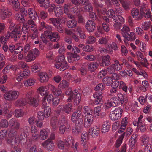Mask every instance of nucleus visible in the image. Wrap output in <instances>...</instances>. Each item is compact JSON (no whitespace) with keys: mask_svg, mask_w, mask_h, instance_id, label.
Wrapping results in <instances>:
<instances>
[{"mask_svg":"<svg viewBox=\"0 0 152 152\" xmlns=\"http://www.w3.org/2000/svg\"><path fill=\"white\" fill-rule=\"evenodd\" d=\"M41 39L44 43L48 42L47 39H48L52 42L58 41L60 39L59 34L57 32L46 31L44 34H42L41 36Z\"/></svg>","mask_w":152,"mask_h":152,"instance_id":"f257e3e1","label":"nucleus"},{"mask_svg":"<svg viewBox=\"0 0 152 152\" xmlns=\"http://www.w3.org/2000/svg\"><path fill=\"white\" fill-rule=\"evenodd\" d=\"M55 64V67L57 69H60L61 71H63L68 69L69 67L68 64L65 60V57L63 55H60L58 56Z\"/></svg>","mask_w":152,"mask_h":152,"instance_id":"f03ea898","label":"nucleus"},{"mask_svg":"<svg viewBox=\"0 0 152 152\" xmlns=\"http://www.w3.org/2000/svg\"><path fill=\"white\" fill-rule=\"evenodd\" d=\"M39 54V51L37 49L30 50L28 52L27 55L25 57L26 61L27 62L32 61L35 60Z\"/></svg>","mask_w":152,"mask_h":152,"instance_id":"7ed1b4c3","label":"nucleus"},{"mask_svg":"<svg viewBox=\"0 0 152 152\" xmlns=\"http://www.w3.org/2000/svg\"><path fill=\"white\" fill-rule=\"evenodd\" d=\"M19 92L17 90H11L5 93L4 95L5 99L9 101L16 99L19 97Z\"/></svg>","mask_w":152,"mask_h":152,"instance_id":"20e7f679","label":"nucleus"},{"mask_svg":"<svg viewBox=\"0 0 152 152\" xmlns=\"http://www.w3.org/2000/svg\"><path fill=\"white\" fill-rule=\"evenodd\" d=\"M123 110L121 108L117 107L112 111L110 115L111 119L112 120H116L120 119L121 117Z\"/></svg>","mask_w":152,"mask_h":152,"instance_id":"39448f33","label":"nucleus"},{"mask_svg":"<svg viewBox=\"0 0 152 152\" xmlns=\"http://www.w3.org/2000/svg\"><path fill=\"white\" fill-rule=\"evenodd\" d=\"M82 110V107L79 106L77 110L73 113L71 117V120L73 122H76L77 119L81 118V116L83 117Z\"/></svg>","mask_w":152,"mask_h":152,"instance_id":"423d86ee","label":"nucleus"},{"mask_svg":"<svg viewBox=\"0 0 152 152\" xmlns=\"http://www.w3.org/2000/svg\"><path fill=\"white\" fill-rule=\"evenodd\" d=\"M48 88L51 91L53 94L55 96H60L61 99L64 97V94L62 93V91L60 89L56 88L54 86L51 84L48 85Z\"/></svg>","mask_w":152,"mask_h":152,"instance_id":"0eeeda50","label":"nucleus"},{"mask_svg":"<svg viewBox=\"0 0 152 152\" xmlns=\"http://www.w3.org/2000/svg\"><path fill=\"white\" fill-rule=\"evenodd\" d=\"M15 26V24L14 23H11L10 27V30H12V31H15V34L17 35L18 34H19V38L21 34L20 33V31H23V29L25 28L24 27H25V26L23 27V26L21 25L20 24H18L16 25L15 27L14 28V26Z\"/></svg>","mask_w":152,"mask_h":152,"instance_id":"6e6552de","label":"nucleus"},{"mask_svg":"<svg viewBox=\"0 0 152 152\" xmlns=\"http://www.w3.org/2000/svg\"><path fill=\"white\" fill-rule=\"evenodd\" d=\"M12 15L10 10L7 8L0 9V18L4 20Z\"/></svg>","mask_w":152,"mask_h":152,"instance_id":"1a4fd4ad","label":"nucleus"},{"mask_svg":"<svg viewBox=\"0 0 152 152\" xmlns=\"http://www.w3.org/2000/svg\"><path fill=\"white\" fill-rule=\"evenodd\" d=\"M24 27L27 30L29 29V31L38 30L37 25L33 20L31 19L28 20L26 23V27Z\"/></svg>","mask_w":152,"mask_h":152,"instance_id":"9d476101","label":"nucleus"},{"mask_svg":"<svg viewBox=\"0 0 152 152\" xmlns=\"http://www.w3.org/2000/svg\"><path fill=\"white\" fill-rule=\"evenodd\" d=\"M15 31H12L10 33L8 32V33L5 36V37L4 36H1V38L3 39V43H5L6 42L7 40L10 37L11 38H13L15 40H18L19 38V34L16 35L15 34Z\"/></svg>","mask_w":152,"mask_h":152,"instance_id":"9b49d317","label":"nucleus"},{"mask_svg":"<svg viewBox=\"0 0 152 152\" xmlns=\"http://www.w3.org/2000/svg\"><path fill=\"white\" fill-rule=\"evenodd\" d=\"M30 74V71L28 68L24 69L23 72H18L17 75L16 79L18 82L20 81L24 77L29 76Z\"/></svg>","mask_w":152,"mask_h":152,"instance_id":"f8f14e48","label":"nucleus"},{"mask_svg":"<svg viewBox=\"0 0 152 152\" xmlns=\"http://www.w3.org/2000/svg\"><path fill=\"white\" fill-rule=\"evenodd\" d=\"M131 14L133 18L137 21H139L142 19L141 13L139 12V10L137 8H134L132 9Z\"/></svg>","mask_w":152,"mask_h":152,"instance_id":"ddd939ff","label":"nucleus"},{"mask_svg":"<svg viewBox=\"0 0 152 152\" xmlns=\"http://www.w3.org/2000/svg\"><path fill=\"white\" fill-rule=\"evenodd\" d=\"M124 41L125 44L126 45V46H128L129 43L128 41H134L136 39V34L134 33L131 32L129 34V33L126 35V37H124Z\"/></svg>","mask_w":152,"mask_h":152,"instance_id":"4468645a","label":"nucleus"},{"mask_svg":"<svg viewBox=\"0 0 152 152\" xmlns=\"http://www.w3.org/2000/svg\"><path fill=\"white\" fill-rule=\"evenodd\" d=\"M67 55V58L69 62L76 61L80 59L79 55L77 54H74L71 52H68L66 53Z\"/></svg>","mask_w":152,"mask_h":152,"instance_id":"2eb2a0df","label":"nucleus"},{"mask_svg":"<svg viewBox=\"0 0 152 152\" xmlns=\"http://www.w3.org/2000/svg\"><path fill=\"white\" fill-rule=\"evenodd\" d=\"M72 107V104L71 103H67L64 105H60L58 106V108L61 110L65 112L67 114H69L71 112Z\"/></svg>","mask_w":152,"mask_h":152,"instance_id":"dca6fc26","label":"nucleus"},{"mask_svg":"<svg viewBox=\"0 0 152 152\" xmlns=\"http://www.w3.org/2000/svg\"><path fill=\"white\" fill-rule=\"evenodd\" d=\"M10 126L11 129H13L15 130H18L20 128V124L15 118L11 119L9 121Z\"/></svg>","mask_w":152,"mask_h":152,"instance_id":"f3484780","label":"nucleus"},{"mask_svg":"<svg viewBox=\"0 0 152 152\" xmlns=\"http://www.w3.org/2000/svg\"><path fill=\"white\" fill-rule=\"evenodd\" d=\"M77 90H74L72 92V96L73 98V102L76 105H78L80 102L81 94L80 93H77Z\"/></svg>","mask_w":152,"mask_h":152,"instance_id":"a211bd4d","label":"nucleus"},{"mask_svg":"<svg viewBox=\"0 0 152 152\" xmlns=\"http://www.w3.org/2000/svg\"><path fill=\"white\" fill-rule=\"evenodd\" d=\"M86 27L88 32H92L95 29V23L92 20H88L86 23Z\"/></svg>","mask_w":152,"mask_h":152,"instance_id":"6ab92c4d","label":"nucleus"},{"mask_svg":"<svg viewBox=\"0 0 152 152\" xmlns=\"http://www.w3.org/2000/svg\"><path fill=\"white\" fill-rule=\"evenodd\" d=\"M120 103L119 100L116 97H113L110 102H107V106L108 107H115Z\"/></svg>","mask_w":152,"mask_h":152,"instance_id":"aec40b11","label":"nucleus"},{"mask_svg":"<svg viewBox=\"0 0 152 152\" xmlns=\"http://www.w3.org/2000/svg\"><path fill=\"white\" fill-rule=\"evenodd\" d=\"M102 91H96L93 94V97L95 99V103L96 104H98L101 102V100L102 97Z\"/></svg>","mask_w":152,"mask_h":152,"instance_id":"412c9836","label":"nucleus"},{"mask_svg":"<svg viewBox=\"0 0 152 152\" xmlns=\"http://www.w3.org/2000/svg\"><path fill=\"white\" fill-rule=\"evenodd\" d=\"M38 76L39 77V80L41 83H46L48 80L49 77L45 72H40L38 74Z\"/></svg>","mask_w":152,"mask_h":152,"instance_id":"4be33fe9","label":"nucleus"},{"mask_svg":"<svg viewBox=\"0 0 152 152\" xmlns=\"http://www.w3.org/2000/svg\"><path fill=\"white\" fill-rule=\"evenodd\" d=\"M99 132V129L98 127L94 126L90 129L88 134L91 135L92 137H95L97 136Z\"/></svg>","mask_w":152,"mask_h":152,"instance_id":"5701e85b","label":"nucleus"},{"mask_svg":"<svg viewBox=\"0 0 152 152\" xmlns=\"http://www.w3.org/2000/svg\"><path fill=\"white\" fill-rule=\"evenodd\" d=\"M39 95H36L34 97H32L31 99L28 100V103L31 105L33 106H38L39 102Z\"/></svg>","mask_w":152,"mask_h":152,"instance_id":"b1692460","label":"nucleus"},{"mask_svg":"<svg viewBox=\"0 0 152 152\" xmlns=\"http://www.w3.org/2000/svg\"><path fill=\"white\" fill-rule=\"evenodd\" d=\"M137 136L136 134H133L129 140V145L131 149L134 148L135 146L137 140Z\"/></svg>","mask_w":152,"mask_h":152,"instance_id":"393cba45","label":"nucleus"},{"mask_svg":"<svg viewBox=\"0 0 152 152\" xmlns=\"http://www.w3.org/2000/svg\"><path fill=\"white\" fill-rule=\"evenodd\" d=\"M49 131L46 129H42L40 132L39 138L40 139L44 140L48 137Z\"/></svg>","mask_w":152,"mask_h":152,"instance_id":"a878e982","label":"nucleus"},{"mask_svg":"<svg viewBox=\"0 0 152 152\" xmlns=\"http://www.w3.org/2000/svg\"><path fill=\"white\" fill-rule=\"evenodd\" d=\"M110 123L108 120H106L103 123L102 129V133L107 132L109 130Z\"/></svg>","mask_w":152,"mask_h":152,"instance_id":"bb28decb","label":"nucleus"},{"mask_svg":"<svg viewBox=\"0 0 152 152\" xmlns=\"http://www.w3.org/2000/svg\"><path fill=\"white\" fill-rule=\"evenodd\" d=\"M58 148L61 149H63L64 148L66 149V147L69 145L68 142L66 141H62L61 140H58L57 143Z\"/></svg>","mask_w":152,"mask_h":152,"instance_id":"cd10ccee","label":"nucleus"},{"mask_svg":"<svg viewBox=\"0 0 152 152\" xmlns=\"http://www.w3.org/2000/svg\"><path fill=\"white\" fill-rule=\"evenodd\" d=\"M48 88H49L48 86H41L38 88L37 92L42 96H45L48 94Z\"/></svg>","mask_w":152,"mask_h":152,"instance_id":"c85d7f7f","label":"nucleus"},{"mask_svg":"<svg viewBox=\"0 0 152 152\" xmlns=\"http://www.w3.org/2000/svg\"><path fill=\"white\" fill-rule=\"evenodd\" d=\"M110 57L108 55L103 56L102 58V66H104L110 65L111 64L110 62Z\"/></svg>","mask_w":152,"mask_h":152,"instance_id":"c756f323","label":"nucleus"},{"mask_svg":"<svg viewBox=\"0 0 152 152\" xmlns=\"http://www.w3.org/2000/svg\"><path fill=\"white\" fill-rule=\"evenodd\" d=\"M99 66L98 64L95 62L90 63L88 66V69L91 72H93L95 71Z\"/></svg>","mask_w":152,"mask_h":152,"instance_id":"7c9ffc66","label":"nucleus"},{"mask_svg":"<svg viewBox=\"0 0 152 152\" xmlns=\"http://www.w3.org/2000/svg\"><path fill=\"white\" fill-rule=\"evenodd\" d=\"M58 124L61 126H65L67 127H70V125L68 121L67 118L65 116H63L59 120Z\"/></svg>","mask_w":152,"mask_h":152,"instance_id":"2f4dec72","label":"nucleus"},{"mask_svg":"<svg viewBox=\"0 0 152 152\" xmlns=\"http://www.w3.org/2000/svg\"><path fill=\"white\" fill-rule=\"evenodd\" d=\"M67 48L69 50L72 52L71 53L77 54L80 53V49L76 46L72 47L71 45H67Z\"/></svg>","mask_w":152,"mask_h":152,"instance_id":"473e14b6","label":"nucleus"},{"mask_svg":"<svg viewBox=\"0 0 152 152\" xmlns=\"http://www.w3.org/2000/svg\"><path fill=\"white\" fill-rule=\"evenodd\" d=\"M12 4L14 5L13 9L16 11H18L20 9V4L18 0H11V2L9 1L8 4Z\"/></svg>","mask_w":152,"mask_h":152,"instance_id":"72a5a7b5","label":"nucleus"},{"mask_svg":"<svg viewBox=\"0 0 152 152\" xmlns=\"http://www.w3.org/2000/svg\"><path fill=\"white\" fill-rule=\"evenodd\" d=\"M29 17L32 20H35L38 17L37 12L32 8H29L28 10Z\"/></svg>","mask_w":152,"mask_h":152,"instance_id":"f704fd0d","label":"nucleus"},{"mask_svg":"<svg viewBox=\"0 0 152 152\" xmlns=\"http://www.w3.org/2000/svg\"><path fill=\"white\" fill-rule=\"evenodd\" d=\"M26 104L25 98H20L18 99L15 102V105L18 107H20L25 106Z\"/></svg>","mask_w":152,"mask_h":152,"instance_id":"c9c22d12","label":"nucleus"},{"mask_svg":"<svg viewBox=\"0 0 152 152\" xmlns=\"http://www.w3.org/2000/svg\"><path fill=\"white\" fill-rule=\"evenodd\" d=\"M120 3L124 9L126 10H129L130 9V2L129 1H124L123 0H119Z\"/></svg>","mask_w":152,"mask_h":152,"instance_id":"e433bc0d","label":"nucleus"},{"mask_svg":"<svg viewBox=\"0 0 152 152\" xmlns=\"http://www.w3.org/2000/svg\"><path fill=\"white\" fill-rule=\"evenodd\" d=\"M36 80L34 78H30L25 81L24 83V86L26 87H28L34 85Z\"/></svg>","mask_w":152,"mask_h":152,"instance_id":"4c0bfd02","label":"nucleus"},{"mask_svg":"<svg viewBox=\"0 0 152 152\" xmlns=\"http://www.w3.org/2000/svg\"><path fill=\"white\" fill-rule=\"evenodd\" d=\"M77 23V21L72 19L66 22V25L69 28H72L76 27Z\"/></svg>","mask_w":152,"mask_h":152,"instance_id":"58836bf2","label":"nucleus"},{"mask_svg":"<svg viewBox=\"0 0 152 152\" xmlns=\"http://www.w3.org/2000/svg\"><path fill=\"white\" fill-rule=\"evenodd\" d=\"M83 112L85 116L93 115L92 110L90 107L88 106H85L84 107Z\"/></svg>","mask_w":152,"mask_h":152,"instance_id":"ea45409f","label":"nucleus"},{"mask_svg":"<svg viewBox=\"0 0 152 152\" xmlns=\"http://www.w3.org/2000/svg\"><path fill=\"white\" fill-rule=\"evenodd\" d=\"M58 122L57 118L56 117H52L51 120L50 124L52 127L54 129L58 127Z\"/></svg>","mask_w":152,"mask_h":152,"instance_id":"a19ab883","label":"nucleus"},{"mask_svg":"<svg viewBox=\"0 0 152 152\" xmlns=\"http://www.w3.org/2000/svg\"><path fill=\"white\" fill-rule=\"evenodd\" d=\"M130 31V29L129 27L124 25L123 26V28L121 30V34L124 37H126V35H127Z\"/></svg>","mask_w":152,"mask_h":152,"instance_id":"79ce46f5","label":"nucleus"},{"mask_svg":"<svg viewBox=\"0 0 152 152\" xmlns=\"http://www.w3.org/2000/svg\"><path fill=\"white\" fill-rule=\"evenodd\" d=\"M124 135L125 132H124L119 136L118 138L116 140L115 144V146L116 148H118L121 145Z\"/></svg>","mask_w":152,"mask_h":152,"instance_id":"37998d69","label":"nucleus"},{"mask_svg":"<svg viewBox=\"0 0 152 152\" xmlns=\"http://www.w3.org/2000/svg\"><path fill=\"white\" fill-rule=\"evenodd\" d=\"M104 84L107 86L111 85L112 83V80L110 77H105L102 80Z\"/></svg>","mask_w":152,"mask_h":152,"instance_id":"c03bdc74","label":"nucleus"},{"mask_svg":"<svg viewBox=\"0 0 152 152\" xmlns=\"http://www.w3.org/2000/svg\"><path fill=\"white\" fill-rule=\"evenodd\" d=\"M141 15L142 18L144 17L147 19L151 18L152 16V13L150 9H147V10L142 13Z\"/></svg>","mask_w":152,"mask_h":152,"instance_id":"a18cd8bd","label":"nucleus"},{"mask_svg":"<svg viewBox=\"0 0 152 152\" xmlns=\"http://www.w3.org/2000/svg\"><path fill=\"white\" fill-rule=\"evenodd\" d=\"M69 85V83L65 80H62L60 83L58 87L61 89L66 88Z\"/></svg>","mask_w":152,"mask_h":152,"instance_id":"49530a36","label":"nucleus"},{"mask_svg":"<svg viewBox=\"0 0 152 152\" xmlns=\"http://www.w3.org/2000/svg\"><path fill=\"white\" fill-rule=\"evenodd\" d=\"M44 109V113L45 117L47 118L49 117L51 113L50 107L49 106H46L43 107Z\"/></svg>","mask_w":152,"mask_h":152,"instance_id":"de8ad7c7","label":"nucleus"},{"mask_svg":"<svg viewBox=\"0 0 152 152\" xmlns=\"http://www.w3.org/2000/svg\"><path fill=\"white\" fill-rule=\"evenodd\" d=\"M116 23L122 24L124 22V19L123 17L120 15H117L115 17V19H113Z\"/></svg>","mask_w":152,"mask_h":152,"instance_id":"09e8293b","label":"nucleus"},{"mask_svg":"<svg viewBox=\"0 0 152 152\" xmlns=\"http://www.w3.org/2000/svg\"><path fill=\"white\" fill-rule=\"evenodd\" d=\"M41 4V7L47 9L50 7V2L49 0H44Z\"/></svg>","mask_w":152,"mask_h":152,"instance_id":"8fccbe9b","label":"nucleus"},{"mask_svg":"<svg viewBox=\"0 0 152 152\" xmlns=\"http://www.w3.org/2000/svg\"><path fill=\"white\" fill-rule=\"evenodd\" d=\"M48 21H50V23L53 24L55 26L59 24L60 23L59 19L56 18H50L48 19Z\"/></svg>","mask_w":152,"mask_h":152,"instance_id":"3c124183","label":"nucleus"},{"mask_svg":"<svg viewBox=\"0 0 152 152\" xmlns=\"http://www.w3.org/2000/svg\"><path fill=\"white\" fill-rule=\"evenodd\" d=\"M30 34L29 36L31 39H34L35 38H37L38 36V30L35 31H29Z\"/></svg>","mask_w":152,"mask_h":152,"instance_id":"603ef678","label":"nucleus"},{"mask_svg":"<svg viewBox=\"0 0 152 152\" xmlns=\"http://www.w3.org/2000/svg\"><path fill=\"white\" fill-rule=\"evenodd\" d=\"M114 63L115 64L112 65L115 70L119 71L121 69V66L118 60H115L114 61Z\"/></svg>","mask_w":152,"mask_h":152,"instance_id":"864d4df0","label":"nucleus"},{"mask_svg":"<svg viewBox=\"0 0 152 152\" xmlns=\"http://www.w3.org/2000/svg\"><path fill=\"white\" fill-rule=\"evenodd\" d=\"M50 8L48 10V12L50 13H52L54 11V12L58 10V8L54 4H50Z\"/></svg>","mask_w":152,"mask_h":152,"instance_id":"5fc2aeb1","label":"nucleus"},{"mask_svg":"<svg viewBox=\"0 0 152 152\" xmlns=\"http://www.w3.org/2000/svg\"><path fill=\"white\" fill-rule=\"evenodd\" d=\"M95 41V38L93 36H90L87 39L86 43L87 44H92L94 43Z\"/></svg>","mask_w":152,"mask_h":152,"instance_id":"6e6d98bb","label":"nucleus"},{"mask_svg":"<svg viewBox=\"0 0 152 152\" xmlns=\"http://www.w3.org/2000/svg\"><path fill=\"white\" fill-rule=\"evenodd\" d=\"M107 15L108 17L112 18L113 19H115V17L116 16L114 10H108L107 12Z\"/></svg>","mask_w":152,"mask_h":152,"instance_id":"4d7b16f0","label":"nucleus"},{"mask_svg":"<svg viewBox=\"0 0 152 152\" xmlns=\"http://www.w3.org/2000/svg\"><path fill=\"white\" fill-rule=\"evenodd\" d=\"M108 39L107 37H101L99 39L98 42V43L100 44L106 45L108 42Z\"/></svg>","mask_w":152,"mask_h":152,"instance_id":"13d9d810","label":"nucleus"},{"mask_svg":"<svg viewBox=\"0 0 152 152\" xmlns=\"http://www.w3.org/2000/svg\"><path fill=\"white\" fill-rule=\"evenodd\" d=\"M81 127L75 125V127L72 129L73 133L75 134H77L81 132Z\"/></svg>","mask_w":152,"mask_h":152,"instance_id":"bf43d9fd","label":"nucleus"},{"mask_svg":"<svg viewBox=\"0 0 152 152\" xmlns=\"http://www.w3.org/2000/svg\"><path fill=\"white\" fill-rule=\"evenodd\" d=\"M101 107L98 106L94 108V113L95 116H99L100 115Z\"/></svg>","mask_w":152,"mask_h":152,"instance_id":"052dcab7","label":"nucleus"},{"mask_svg":"<svg viewBox=\"0 0 152 152\" xmlns=\"http://www.w3.org/2000/svg\"><path fill=\"white\" fill-rule=\"evenodd\" d=\"M61 98L58 99L57 98H54L52 101V105L53 107H56L59 104L60 100H62Z\"/></svg>","mask_w":152,"mask_h":152,"instance_id":"680f3d73","label":"nucleus"},{"mask_svg":"<svg viewBox=\"0 0 152 152\" xmlns=\"http://www.w3.org/2000/svg\"><path fill=\"white\" fill-rule=\"evenodd\" d=\"M142 28L144 30H148L150 27L149 22L145 21L142 24Z\"/></svg>","mask_w":152,"mask_h":152,"instance_id":"e2e57ef3","label":"nucleus"},{"mask_svg":"<svg viewBox=\"0 0 152 152\" xmlns=\"http://www.w3.org/2000/svg\"><path fill=\"white\" fill-rule=\"evenodd\" d=\"M27 135L26 133L25 132L22 133L19 136V140L22 143H24L25 142V140H26V138Z\"/></svg>","mask_w":152,"mask_h":152,"instance_id":"0e129e2a","label":"nucleus"},{"mask_svg":"<svg viewBox=\"0 0 152 152\" xmlns=\"http://www.w3.org/2000/svg\"><path fill=\"white\" fill-rule=\"evenodd\" d=\"M15 18L17 20H19L21 22H24L25 21V19L23 17L22 15L19 13H17L15 14Z\"/></svg>","mask_w":152,"mask_h":152,"instance_id":"69168bd1","label":"nucleus"},{"mask_svg":"<svg viewBox=\"0 0 152 152\" xmlns=\"http://www.w3.org/2000/svg\"><path fill=\"white\" fill-rule=\"evenodd\" d=\"M46 57L48 60H53L54 58L53 52L51 51L47 52L46 55Z\"/></svg>","mask_w":152,"mask_h":152,"instance_id":"338daca9","label":"nucleus"},{"mask_svg":"<svg viewBox=\"0 0 152 152\" xmlns=\"http://www.w3.org/2000/svg\"><path fill=\"white\" fill-rule=\"evenodd\" d=\"M145 145V148H144L145 152H152V145L148 144Z\"/></svg>","mask_w":152,"mask_h":152,"instance_id":"774afa93","label":"nucleus"}]
</instances>
